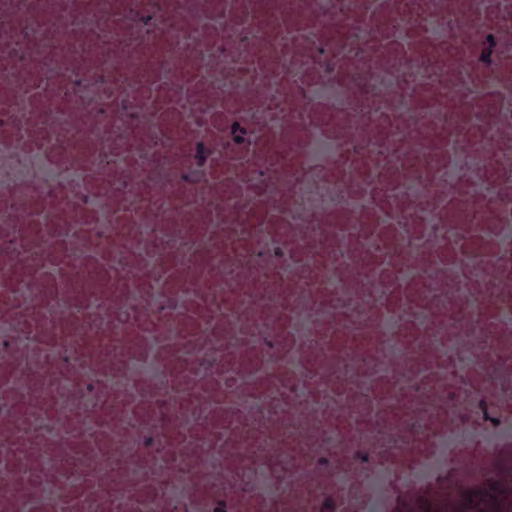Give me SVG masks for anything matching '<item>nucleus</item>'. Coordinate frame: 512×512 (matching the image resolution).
<instances>
[{
    "instance_id": "f257e3e1",
    "label": "nucleus",
    "mask_w": 512,
    "mask_h": 512,
    "mask_svg": "<svg viewBox=\"0 0 512 512\" xmlns=\"http://www.w3.org/2000/svg\"><path fill=\"white\" fill-rule=\"evenodd\" d=\"M488 496H490L489 491L483 488L467 490L464 493L465 502L470 508L478 507L479 502L477 500L483 501Z\"/></svg>"
},
{
    "instance_id": "f03ea898",
    "label": "nucleus",
    "mask_w": 512,
    "mask_h": 512,
    "mask_svg": "<svg viewBox=\"0 0 512 512\" xmlns=\"http://www.w3.org/2000/svg\"><path fill=\"white\" fill-rule=\"evenodd\" d=\"M486 484L489 488V491L493 493H489V497L493 501H497L495 494L505 495L507 493V489L502 480L490 478L486 481Z\"/></svg>"
},
{
    "instance_id": "7ed1b4c3",
    "label": "nucleus",
    "mask_w": 512,
    "mask_h": 512,
    "mask_svg": "<svg viewBox=\"0 0 512 512\" xmlns=\"http://www.w3.org/2000/svg\"><path fill=\"white\" fill-rule=\"evenodd\" d=\"M210 154L211 151L206 148L203 142L197 143L194 158L196 159L198 168H203L205 166L207 158L210 156Z\"/></svg>"
},
{
    "instance_id": "20e7f679",
    "label": "nucleus",
    "mask_w": 512,
    "mask_h": 512,
    "mask_svg": "<svg viewBox=\"0 0 512 512\" xmlns=\"http://www.w3.org/2000/svg\"><path fill=\"white\" fill-rule=\"evenodd\" d=\"M231 134L236 144H243L245 142L244 135L247 134V129L241 127L238 122H234L231 126Z\"/></svg>"
},
{
    "instance_id": "39448f33",
    "label": "nucleus",
    "mask_w": 512,
    "mask_h": 512,
    "mask_svg": "<svg viewBox=\"0 0 512 512\" xmlns=\"http://www.w3.org/2000/svg\"><path fill=\"white\" fill-rule=\"evenodd\" d=\"M205 177L203 168H197L182 175V179L189 183H199Z\"/></svg>"
},
{
    "instance_id": "423d86ee",
    "label": "nucleus",
    "mask_w": 512,
    "mask_h": 512,
    "mask_svg": "<svg viewBox=\"0 0 512 512\" xmlns=\"http://www.w3.org/2000/svg\"><path fill=\"white\" fill-rule=\"evenodd\" d=\"M493 52L494 49L484 47L480 54L479 61L485 64L486 66H490L492 64Z\"/></svg>"
},
{
    "instance_id": "0eeeda50",
    "label": "nucleus",
    "mask_w": 512,
    "mask_h": 512,
    "mask_svg": "<svg viewBox=\"0 0 512 512\" xmlns=\"http://www.w3.org/2000/svg\"><path fill=\"white\" fill-rule=\"evenodd\" d=\"M335 510H336L335 499L332 496H327L322 503L321 512H326V511L334 512Z\"/></svg>"
},
{
    "instance_id": "6e6552de",
    "label": "nucleus",
    "mask_w": 512,
    "mask_h": 512,
    "mask_svg": "<svg viewBox=\"0 0 512 512\" xmlns=\"http://www.w3.org/2000/svg\"><path fill=\"white\" fill-rule=\"evenodd\" d=\"M144 83H147L149 86H152L155 82L150 81L149 77L143 74L139 79L135 81L133 89L138 91L140 88L144 86Z\"/></svg>"
},
{
    "instance_id": "1a4fd4ad",
    "label": "nucleus",
    "mask_w": 512,
    "mask_h": 512,
    "mask_svg": "<svg viewBox=\"0 0 512 512\" xmlns=\"http://www.w3.org/2000/svg\"><path fill=\"white\" fill-rule=\"evenodd\" d=\"M480 407H481V408L483 409V411H484V419H485V420L490 421L494 427H497V426H499V425H500V419H499V418H497V417H490V416L488 415V413H487V411H486V403H485V401H484V400H482V401L480 402Z\"/></svg>"
},
{
    "instance_id": "9d476101",
    "label": "nucleus",
    "mask_w": 512,
    "mask_h": 512,
    "mask_svg": "<svg viewBox=\"0 0 512 512\" xmlns=\"http://www.w3.org/2000/svg\"><path fill=\"white\" fill-rule=\"evenodd\" d=\"M355 458L362 461L363 463H368L370 460V455L365 451H357L355 453Z\"/></svg>"
},
{
    "instance_id": "9b49d317",
    "label": "nucleus",
    "mask_w": 512,
    "mask_h": 512,
    "mask_svg": "<svg viewBox=\"0 0 512 512\" xmlns=\"http://www.w3.org/2000/svg\"><path fill=\"white\" fill-rule=\"evenodd\" d=\"M487 44V48H491V49H495V47L497 46V41H496V38L493 34H488L486 36V42Z\"/></svg>"
},
{
    "instance_id": "f8f14e48",
    "label": "nucleus",
    "mask_w": 512,
    "mask_h": 512,
    "mask_svg": "<svg viewBox=\"0 0 512 512\" xmlns=\"http://www.w3.org/2000/svg\"><path fill=\"white\" fill-rule=\"evenodd\" d=\"M420 502H421V507H422L423 511H425V512L431 511L432 504L427 498L421 497Z\"/></svg>"
},
{
    "instance_id": "ddd939ff",
    "label": "nucleus",
    "mask_w": 512,
    "mask_h": 512,
    "mask_svg": "<svg viewBox=\"0 0 512 512\" xmlns=\"http://www.w3.org/2000/svg\"><path fill=\"white\" fill-rule=\"evenodd\" d=\"M214 512H227L226 502L224 500H219L214 508Z\"/></svg>"
},
{
    "instance_id": "4468645a",
    "label": "nucleus",
    "mask_w": 512,
    "mask_h": 512,
    "mask_svg": "<svg viewBox=\"0 0 512 512\" xmlns=\"http://www.w3.org/2000/svg\"><path fill=\"white\" fill-rule=\"evenodd\" d=\"M131 106V102L129 99H123L122 100V108L125 110V111H128L129 108Z\"/></svg>"
},
{
    "instance_id": "2eb2a0df",
    "label": "nucleus",
    "mask_w": 512,
    "mask_h": 512,
    "mask_svg": "<svg viewBox=\"0 0 512 512\" xmlns=\"http://www.w3.org/2000/svg\"><path fill=\"white\" fill-rule=\"evenodd\" d=\"M496 466V469L500 472H506L507 471V467L502 463V462H497L495 464Z\"/></svg>"
},
{
    "instance_id": "dca6fc26",
    "label": "nucleus",
    "mask_w": 512,
    "mask_h": 512,
    "mask_svg": "<svg viewBox=\"0 0 512 512\" xmlns=\"http://www.w3.org/2000/svg\"><path fill=\"white\" fill-rule=\"evenodd\" d=\"M328 463H329V460L326 457H320L318 459V464L321 466H326V465H328Z\"/></svg>"
},
{
    "instance_id": "f3484780",
    "label": "nucleus",
    "mask_w": 512,
    "mask_h": 512,
    "mask_svg": "<svg viewBox=\"0 0 512 512\" xmlns=\"http://www.w3.org/2000/svg\"><path fill=\"white\" fill-rule=\"evenodd\" d=\"M153 441H154L153 437H146L145 440H144L145 447L152 446Z\"/></svg>"
},
{
    "instance_id": "a211bd4d",
    "label": "nucleus",
    "mask_w": 512,
    "mask_h": 512,
    "mask_svg": "<svg viewBox=\"0 0 512 512\" xmlns=\"http://www.w3.org/2000/svg\"><path fill=\"white\" fill-rule=\"evenodd\" d=\"M142 22L145 24V25H148L150 23V21L152 20V16L151 15H147V16H143L141 18Z\"/></svg>"
},
{
    "instance_id": "6ab92c4d",
    "label": "nucleus",
    "mask_w": 512,
    "mask_h": 512,
    "mask_svg": "<svg viewBox=\"0 0 512 512\" xmlns=\"http://www.w3.org/2000/svg\"><path fill=\"white\" fill-rule=\"evenodd\" d=\"M274 253H275V255H276L277 257H282V256H283V251H282V249H281L280 247H276V248L274 249Z\"/></svg>"
},
{
    "instance_id": "aec40b11",
    "label": "nucleus",
    "mask_w": 512,
    "mask_h": 512,
    "mask_svg": "<svg viewBox=\"0 0 512 512\" xmlns=\"http://www.w3.org/2000/svg\"><path fill=\"white\" fill-rule=\"evenodd\" d=\"M87 307H88V305H86L82 302L77 305L78 311H82V310L86 309Z\"/></svg>"
},
{
    "instance_id": "412c9836",
    "label": "nucleus",
    "mask_w": 512,
    "mask_h": 512,
    "mask_svg": "<svg viewBox=\"0 0 512 512\" xmlns=\"http://www.w3.org/2000/svg\"><path fill=\"white\" fill-rule=\"evenodd\" d=\"M402 505H403V508H399V507H398V508H396V509L394 510V512H404V508L406 507V503H405V502H403V503H402Z\"/></svg>"
},
{
    "instance_id": "4be33fe9",
    "label": "nucleus",
    "mask_w": 512,
    "mask_h": 512,
    "mask_svg": "<svg viewBox=\"0 0 512 512\" xmlns=\"http://www.w3.org/2000/svg\"><path fill=\"white\" fill-rule=\"evenodd\" d=\"M359 86L362 88V90L365 92V93H368L367 89H366V84L365 83H359Z\"/></svg>"
},
{
    "instance_id": "5701e85b",
    "label": "nucleus",
    "mask_w": 512,
    "mask_h": 512,
    "mask_svg": "<svg viewBox=\"0 0 512 512\" xmlns=\"http://www.w3.org/2000/svg\"><path fill=\"white\" fill-rule=\"evenodd\" d=\"M92 389H93V385H91V384H90V385H88V390H90V391H91Z\"/></svg>"
},
{
    "instance_id": "b1692460",
    "label": "nucleus",
    "mask_w": 512,
    "mask_h": 512,
    "mask_svg": "<svg viewBox=\"0 0 512 512\" xmlns=\"http://www.w3.org/2000/svg\"><path fill=\"white\" fill-rule=\"evenodd\" d=\"M478 512H487L485 509H480Z\"/></svg>"
},
{
    "instance_id": "393cba45",
    "label": "nucleus",
    "mask_w": 512,
    "mask_h": 512,
    "mask_svg": "<svg viewBox=\"0 0 512 512\" xmlns=\"http://www.w3.org/2000/svg\"><path fill=\"white\" fill-rule=\"evenodd\" d=\"M499 510H500V507H499V505L497 504V506H496V511H499Z\"/></svg>"
}]
</instances>
